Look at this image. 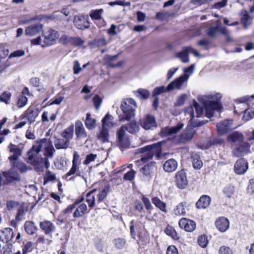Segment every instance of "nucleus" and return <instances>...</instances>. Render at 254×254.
<instances>
[{
    "mask_svg": "<svg viewBox=\"0 0 254 254\" xmlns=\"http://www.w3.org/2000/svg\"><path fill=\"white\" fill-rule=\"evenodd\" d=\"M142 153L140 160L135 161L136 165H138L140 162L147 163L143 167L140 169V172L144 176L150 178L156 169V162L154 161L149 162L153 156L156 157H160L161 152V146L160 143L149 145L142 147L140 149Z\"/></svg>",
    "mask_w": 254,
    "mask_h": 254,
    "instance_id": "obj_1",
    "label": "nucleus"
},
{
    "mask_svg": "<svg viewBox=\"0 0 254 254\" xmlns=\"http://www.w3.org/2000/svg\"><path fill=\"white\" fill-rule=\"evenodd\" d=\"M222 97V94L219 93H211L198 97V100L205 108L207 117L210 118L213 116L214 111H220L221 105L219 101Z\"/></svg>",
    "mask_w": 254,
    "mask_h": 254,
    "instance_id": "obj_2",
    "label": "nucleus"
},
{
    "mask_svg": "<svg viewBox=\"0 0 254 254\" xmlns=\"http://www.w3.org/2000/svg\"><path fill=\"white\" fill-rule=\"evenodd\" d=\"M136 107L137 104L134 99L130 98L123 99L120 106L123 114L120 116L119 121H129L133 118Z\"/></svg>",
    "mask_w": 254,
    "mask_h": 254,
    "instance_id": "obj_3",
    "label": "nucleus"
},
{
    "mask_svg": "<svg viewBox=\"0 0 254 254\" xmlns=\"http://www.w3.org/2000/svg\"><path fill=\"white\" fill-rule=\"evenodd\" d=\"M126 131V126H122L117 132V144L121 148L127 147L129 145V139Z\"/></svg>",
    "mask_w": 254,
    "mask_h": 254,
    "instance_id": "obj_4",
    "label": "nucleus"
},
{
    "mask_svg": "<svg viewBox=\"0 0 254 254\" xmlns=\"http://www.w3.org/2000/svg\"><path fill=\"white\" fill-rule=\"evenodd\" d=\"M188 80L189 76L187 74L183 75L170 82L169 84V88L172 90L174 89L182 90L187 86Z\"/></svg>",
    "mask_w": 254,
    "mask_h": 254,
    "instance_id": "obj_5",
    "label": "nucleus"
},
{
    "mask_svg": "<svg viewBox=\"0 0 254 254\" xmlns=\"http://www.w3.org/2000/svg\"><path fill=\"white\" fill-rule=\"evenodd\" d=\"M43 36L44 37V45H42V47L54 44L59 38V34L58 31L52 29H49L44 32Z\"/></svg>",
    "mask_w": 254,
    "mask_h": 254,
    "instance_id": "obj_6",
    "label": "nucleus"
},
{
    "mask_svg": "<svg viewBox=\"0 0 254 254\" xmlns=\"http://www.w3.org/2000/svg\"><path fill=\"white\" fill-rule=\"evenodd\" d=\"M140 125L146 130L152 129L157 127V123L154 117L147 115L140 120Z\"/></svg>",
    "mask_w": 254,
    "mask_h": 254,
    "instance_id": "obj_7",
    "label": "nucleus"
},
{
    "mask_svg": "<svg viewBox=\"0 0 254 254\" xmlns=\"http://www.w3.org/2000/svg\"><path fill=\"white\" fill-rule=\"evenodd\" d=\"M47 140L46 139H42L39 141H37L35 145H34L30 151L29 152L28 160H32L35 157V154L38 153L41 151L42 148H45V146L47 144Z\"/></svg>",
    "mask_w": 254,
    "mask_h": 254,
    "instance_id": "obj_8",
    "label": "nucleus"
},
{
    "mask_svg": "<svg viewBox=\"0 0 254 254\" xmlns=\"http://www.w3.org/2000/svg\"><path fill=\"white\" fill-rule=\"evenodd\" d=\"M179 227L189 232H193L196 228L195 222L190 219L182 218L179 221Z\"/></svg>",
    "mask_w": 254,
    "mask_h": 254,
    "instance_id": "obj_9",
    "label": "nucleus"
},
{
    "mask_svg": "<svg viewBox=\"0 0 254 254\" xmlns=\"http://www.w3.org/2000/svg\"><path fill=\"white\" fill-rule=\"evenodd\" d=\"M88 16L83 15H76L73 19L75 26L78 29L83 30L88 28L90 24L88 22Z\"/></svg>",
    "mask_w": 254,
    "mask_h": 254,
    "instance_id": "obj_10",
    "label": "nucleus"
},
{
    "mask_svg": "<svg viewBox=\"0 0 254 254\" xmlns=\"http://www.w3.org/2000/svg\"><path fill=\"white\" fill-rule=\"evenodd\" d=\"M183 127L184 124L183 123H179L175 127H166L163 128L161 131V136L163 137H167L173 135L181 130Z\"/></svg>",
    "mask_w": 254,
    "mask_h": 254,
    "instance_id": "obj_11",
    "label": "nucleus"
},
{
    "mask_svg": "<svg viewBox=\"0 0 254 254\" xmlns=\"http://www.w3.org/2000/svg\"><path fill=\"white\" fill-rule=\"evenodd\" d=\"M175 178L176 185L179 189H183L187 186L188 182L184 170L177 172Z\"/></svg>",
    "mask_w": 254,
    "mask_h": 254,
    "instance_id": "obj_12",
    "label": "nucleus"
},
{
    "mask_svg": "<svg viewBox=\"0 0 254 254\" xmlns=\"http://www.w3.org/2000/svg\"><path fill=\"white\" fill-rule=\"evenodd\" d=\"M248 169V163L243 158L237 161L234 166V171L238 175L245 174Z\"/></svg>",
    "mask_w": 254,
    "mask_h": 254,
    "instance_id": "obj_13",
    "label": "nucleus"
},
{
    "mask_svg": "<svg viewBox=\"0 0 254 254\" xmlns=\"http://www.w3.org/2000/svg\"><path fill=\"white\" fill-rule=\"evenodd\" d=\"M4 180L3 184H7L12 182L19 180V177L18 174L14 170V168L10 169L8 171L4 172L2 173Z\"/></svg>",
    "mask_w": 254,
    "mask_h": 254,
    "instance_id": "obj_14",
    "label": "nucleus"
},
{
    "mask_svg": "<svg viewBox=\"0 0 254 254\" xmlns=\"http://www.w3.org/2000/svg\"><path fill=\"white\" fill-rule=\"evenodd\" d=\"M43 28V25L40 23H36L27 26L25 30V33L29 36H34L39 33Z\"/></svg>",
    "mask_w": 254,
    "mask_h": 254,
    "instance_id": "obj_15",
    "label": "nucleus"
},
{
    "mask_svg": "<svg viewBox=\"0 0 254 254\" xmlns=\"http://www.w3.org/2000/svg\"><path fill=\"white\" fill-rule=\"evenodd\" d=\"M232 120H226L218 123L216 127L218 133L223 134L232 128Z\"/></svg>",
    "mask_w": 254,
    "mask_h": 254,
    "instance_id": "obj_16",
    "label": "nucleus"
},
{
    "mask_svg": "<svg viewBox=\"0 0 254 254\" xmlns=\"http://www.w3.org/2000/svg\"><path fill=\"white\" fill-rule=\"evenodd\" d=\"M215 226L220 232H225L229 227V221L226 218L221 217L215 221Z\"/></svg>",
    "mask_w": 254,
    "mask_h": 254,
    "instance_id": "obj_17",
    "label": "nucleus"
},
{
    "mask_svg": "<svg viewBox=\"0 0 254 254\" xmlns=\"http://www.w3.org/2000/svg\"><path fill=\"white\" fill-rule=\"evenodd\" d=\"M39 226L46 235H50L53 233L56 229V227L54 224L48 220H44L41 222Z\"/></svg>",
    "mask_w": 254,
    "mask_h": 254,
    "instance_id": "obj_18",
    "label": "nucleus"
},
{
    "mask_svg": "<svg viewBox=\"0 0 254 254\" xmlns=\"http://www.w3.org/2000/svg\"><path fill=\"white\" fill-rule=\"evenodd\" d=\"M13 230L10 228H5L0 232V240L4 243H8L13 237Z\"/></svg>",
    "mask_w": 254,
    "mask_h": 254,
    "instance_id": "obj_19",
    "label": "nucleus"
},
{
    "mask_svg": "<svg viewBox=\"0 0 254 254\" xmlns=\"http://www.w3.org/2000/svg\"><path fill=\"white\" fill-rule=\"evenodd\" d=\"M195 131L192 128H187L184 132L180 136V141L181 142H186L190 141L192 138Z\"/></svg>",
    "mask_w": 254,
    "mask_h": 254,
    "instance_id": "obj_20",
    "label": "nucleus"
},
{
    "mask_svg": "<svg viewBox=\"0 0 254 254\" xmlns=\"http://www.w3.org/2000/svg\"><path fill=\"white\" fill-rule=\"evenodd\" d=\"M178 167V162L174 159L167 160L163 165V169L165 172H173Z\"/></svg>",
    "mask_w": 254,
    "mask_h": 254,
    "instance_id": "obj_21",
    "label": "nucleus"
},
{
    "mask_svg": "<svg viewBox=\"0 0 254 254\" xmlns=\"http://www.w3.org/2000/svg\"><path fill=\"white\" fill-rule=\"evenodd\" d=\"M249 151V144L248 143H244L234 150L233 154L237 157H241L248 153Z\"/></svg>",
    "mask_w": 254,
    "mask_h": 254,
    "instance_id": "obj_22",
    "label": "nucleus"
},
{
    "mask_svg": "<svg viewBox=\"0 0 254 254\" xmlns=\"http://www.w3.org/2000/svg\"><path fill=\"white\" fill-rule=\"evenodd\" d=\"M25 118L30 123H33L35 121L36 118L38 116V112L34 107H29L25 112Z\"/></svg>",
    "mask_w": 254,
    "mask_h": 254,
    "instance_id": "obj_23",
    "label": "nucleus"
},
{
    "mask_svg": "<svg viewBox=\"0 0 254 254\" xmlns=\"http://www.w3.org/2000/svg\"><path fill=\"white\" fill-rule=\"evenodd\" d=\"M211 198L207 195H203L196 203V206L198 208H206L210 204Z\"/></svg>",
    "mask_w": 254,
    "mask_h": 254,
    "instance_id": "obj_24",
    "label": "nucleus"
},
{
    "mask_svg": "<svg viewBox=\"0 0 254 254\" xmlns=\"http://www.w3.org/2000/svg\"><path fill=\"white\" fill-rule=\"evenodd\" d=\"M74 133V126L71 125L61 133V136L69 141L72 139Z\"/></svg>",
    "mask_w": 254,
    "mask_h": 254,
    "instance_id": "obj_25",
    "label": "nucleus"
},
{
    "mask_svg": "<svg viewBox=\"0 0 254 254\" xmlns=\"http://www.w3.org/2000/svg\"><path fill=\"white\" fill-rule=\"evenodd\" d=\"M87 207L85 203H82L77 206L74 211L73 216L74 218H79L83 216L87 212Z\"/></svg>",
    "mask_w": 254,
    "mask_h": 254,
    "instance_id": "obj_26",
    "label": "nucleus"
},
{
    "mask_svg": "<svg viewBox=\"0 0 254 254\" xmlns=\"http://www.w3.org/2000/svg\"><path fill=\"white\" fill-rule=\"evenodd\" d=\"M102 127L109 128L113 127L115 125L114 118L109 114H107L102 120Z\"/></svg>",
    "mask_w": 254,
    "mask_h": 254,
    "instance_id": "obj_27",
    "label": "nucleus"
},
{
    "mask_svg": "<svg viewBox=\"0 0 254 254\" xmlns=\"http://www.w3.org/2000/svg\"><path fill=\"white\" fill-rule=\"evenodd\" d=\"M187 210V204L186 202H182L178 204L174 210V213L176 215H184Z\"/></svg>",
    "mask_w": 254,
    "mask_h": 254,
    "instance_id": "obj_28",
    "label": "nucleus"
},
{
    "mask_svg": "<svg viewBox=\"0 0 254 254\" xmlns=\"http://www.w3.org/2000/svg\"><path fill=\"white\" fill-rule=\"evenodd\" d=\"M241 23L243 25L245 29H247L248 26L250 25V16L248 12L246 10H242L240 13Z\"/></svg>",
    "mask_w": 254,
    "mask_h": 254,
    "instance_id": "obj_29",
    "label": "nucleus"
},
{
    "mask_svg": "<svg viewBox=\"0 0 254 254\" xmlns=\"http://www.w3.org/2000/svg\"><path fill=\"white\" fill-rule=\"evenodd\" d=\"M75 134L77 138H85L87 136V133L81 122L75 124Z\"/></svg>",
    "mask_w": 254,
    "mask_h": 254,
    "instance_id": "obj_30",
    "label": "nucleus"
},
{
    "mask_svg": "<svg viewBox=\"0 0 254 254\" xmlns=\"http://www.w3.org/2000/svg\"><path fill=\"white\" fill-rule=\"evenodd\" d=\"M124 126H126V130L129 133L132 134H136L139 130V127L135 121L130 122Z\"/></svg>",
    "mask_w": 254,
    "mask_h": 254,
    "instance_id": "obj_31",
    "label": "nucleus"
},
{
    "mask_svg": "<svg viewBox=\"0 0 254 254\" xmlns=\"http://www.w3.org/2000/svg\"><path fill=\"white\" fill-rule=\"evenodd\" d=\"M26 232L30 235H34L37 230V228L32 221H27L24 225Z\"/></svg>",
    "mask_w": 254,
    "mask_h": 254,
    "instance_id": "obj_32",
    "label": "nucleus"
},
{
    "mask_svg": "<svg viewBox=\"0 0 254 254\" xmlns=\"http://www.w3.org/2000/svg\"><path fill=\"white\" fill-rule=\"evenodd\" d=\"M109 129L102 127L99 133L97 135L98 139L102 142H107L109 141Z\"/></svg>",
    "mask_w": 254,
    "mask_h": 254,
    "instance_id": "obj_33",
    "label": "nucleus"
},
{
    "mask_svg": "<svg viewBox=\"0 0 254 254\" xmlns=\"http://www.w3.org/2000/svg\"><path fill=\"white\" fill-rule=\"evenodd\" d=\"M188 50H185V47L183 48L182 51L176 53L175 54V57L180 59L183 63H188L189 62Z\"/></svg>",
    "mask_w": 254,
    "mask_h": 254,
    "instance_id": "obj_34",
    "label": "nucleus"
},
{
    "mask_svg": "<svg viewBox=\"0 0 254 254\" xmlns=\"http://www.w3.org/2000/svg\"><path fill=\"white\" fill-rule=\"evenodd\" d=\"M96 191L95 190H93L89 192H88L86 195V201L88 204V206L90 208H92L94 207L95 198V194H94Z\"/></svg>",
    "mask_w": 254,
    "mask_h": 254,
    "instance_id": "obj_35",
    "label": "nucleus"
},
{
    "mask_svg": "<svg viewBox=\"0 0 254 254\" xmlns=\"http://www.w3.org/2000/svg\"><path fill=\"white\" fill-rule=\"evenodd\" d=\"M55 146L57 149H66L69 145V141L68 140H64L63 139H58L55 141Z\"/></svg>",
    "mask_w": 254,
    "mask_h": 254,
    "instance_id": "obj_36",
    "label": "nucleus"
},
{
    "mask_svg": "<svg viewBox=\"0 0 254 254\" xmlns=\"http://www.w3.org/2000/svg\"><path fill=\"white\" fill-rule=\"evenodd\" d=\"M243 135L239 132H234L228 136V140L229 141L234 142H241L243 140Z\"/></svg>",
    "mask_w": 254,
    "mask_h": 254,
    "instance_id": "obj_37",
    "label": "nucleus"
},
{
    "mask_svg": "<svg viewBox=\"0 0 254 254\" xmlns=\"http://www.w3.org/2000/svg\"><path fill=\"white\" fill-rule=\"evenodd\" d=\"M126 243V240L122 238H118L113 241V245L117 250L123 249L125 247Z\"/></svg>",
    "mask_w": 254,
    "mask_h": 254,
    "instance_id": "obj_38",
    "label": "nucleus"
},
{
    "mask_svg": "<svg viewBox=\"0 0 254 254\" xmlns=\"http://www.w3.org/2000/svg\"><path fill=\"white\" fill-rule=\"evenodd\" d=\"M152 203L158 207L162 211L166 212V204L159 199L158 197H154L152 199Z\"/></svg>",
    "mask_w": 254,
    "mask_h": 254,
    "instance_id": "obj_39",
    "label": "nucleus"
},
{
    "mask_svg": "<svg viewBox=\"0 0 254 254\" xmlns=\"http://www.w3.org/2000/svg\"><path fill=\"white\" fill-rule=\"evenodd\" d=\"M85 124L87 128L89 129H93L96 127V120L92 118L90 114L88 113L86 115Z\"/></svg>",
    "mask_w": 254,
    "mask_h": 254,
    "instance_id": "obj_40",
    "label": "nucleus"
},
{
    "mask_svg": "<svg viewBox=\"0 0 254 254\" xmlns=\"http://www.w3.org/2000/svg\"><path fill=\"white\" fill-rule=\"evenodd\" d=\"M171 90V89L169 88V84L167 86H161L157 87L154 89L152 95L153 97H156L162 93L169 92Z\"/></svg>",
    "mask_w": 254,
    "mask_h": 254,
    "instance_id": "obj_41",
    "label": "nucleus"
},
{
    "mask_svg": "<svg viewBox=\"0 0 254 254\" xmlns=\"http://www.w3.org/2000/svg\"><path fill=\"white\" fill-rule=\"evenodd\" d=\"M109 185H107L100 190L97 195L98 201L101 202L105 199L109 191Z\"/></svg>",
    "mask_w": 254,
    "mask_h": 254,
    "instance_id": "obj_42",
    "label": "nucleus"
},
{
    "mask_svg": "<svg viewBox=\"0 0 254 254\" xmlns=\"http://www.w3.org/2000/svg\"><path fill=\"white\" fill-rule=\"evenodd\" d=\"M166 234L171 237L174 240H178L179 237L177 233L173 227L167 226L165 230Z\"/></svg>",
    "mask_w": 254,
    "mask_h": 254,
    "instance_id": "obj_43",
    "label": "nucleus"
},
{
    "mask_svg": "<svg viewBox=\"0 0 254 254\" xmlns=\"http://www.w3.org/2000/svg\"><path fill=\"white\" fill-rule=\"evenodd\" d=\"M11 97V94L8 91L4 92L1 95H0V102H2L6 104L10 103L9 101Z\"/></svg>",
    "mask_w": 254,
    "mask_h": 254,
    "instance_id": "obj_44",
    "label": "nucleus"
},
{
    "mask_svg": "<svg viewBox=\"0 0 254 254\" xmlns=\"http://www.w3.org/2000/svg\"><path fill=\"white\" fill-rule=\"evenodd\" d=\"M69 42L75 46H82L84 41L79 37H70L68 38Z\"/></svg>",
    "mask_w": 254,
    "mask_h": 254,
    "instance_id": "obj_45",
    "label": "nucleus"
},
{
    "mask_svg": "<svg viewBox=\"0 0 254 254\" xmlns=\"http://www.w3.org/2000/svg\"><path fill=\"white\" fill-rule=\"evenodd\" d=\"M254 117V111L253 109H249L244 111L243 120L248 121Z\"/></svg>",
    "mask_w": 254,
    "mask_h": 254,
    "instance_id": "obj_46",
    "label": "nucleus"
},
{
    "mask_svg": "<svg viewBox=\"0 0 254 254\" xmlns=\"http://www.w3.org/2000/svg\"><path fill=\"white\" fill-rule=\"evenodd\" d=\"M12 168L17 169L20 172L23 173L27 171L28 167L26 166V165L20 162H17L15 164L12 165Z\"/></svg>",
    "mask_w": 254,
    "mask_h": 254,
    "instance_id": "obj_47",
    "label": "nucleus"
},
{
    "mask_svg": "<svg viewBox=\"0 0 254 254\" xmlns=\"http://www.w3.org/2000/svg\"><path fill=\"white\" fill-rule=\"evenodd\" d=\"M234 190V187L231 185H229L224 188L223 192L228 197H230L233 194Z\"/></svg>",
    "mask_w": 254,
    "mask_h": 254,
    "instance_id": "obj_48",
    "label": "nucleus"
},
{
    "mask_svg": "<svg viewBox=\"0 0 254 254\" xmlns=\"http://www.w3.org/2000/svg\"><path fill=\"white\" fill-rule=\"evenodd\" d=\"M9 151L11 153H12L13 154H15L18 156H21L22 154V151L21 149L18 147L17 146L10 144L8 147Z\"/></svg>",
    "mask_w": 254,
    "mask_h": 254,
    "instance_id": "obj_49",
    "label": "nucleus"
},
{
    "mask_svg": "<svg viewBox=\"0 0 254 254\" xmlns=\"http://www.w3.org/2000/svg\"><path fill=\"white\" fill-rule=\"evenodd\" d=\"M193 107L195 110L196 117L199 118L201 117L203 115V109L201 107L197 102H193Z\"/></svg>",
    "mask_w": 254,
    "mask_h": 254,
    "instance_id": "obj_50",
    "label": "nucleus"
},
{
    "mask_svg": "<svg viewBox=\"0 0 254 254\" xmlns=\"http://www.w3.org/2000/svg\"><path fill=\"white\" fill-rule=\"evenodd\" d=\"M197 242L198 245L202 248H205L208 244V240L205 236H200L198 237Z\"/></svg>",
    "mask_w": 254,
    "mask_h": 254,
    "instance_id": "obj_51",
    "label": "nucleus"
},
{
    "mask_svg": "<svg viewBox=\"0 0 254 254\" xmlns=\"http://www.w3.org/2000/svg\"><path fill=\"white\" fill-rule=\"evenodd\" d=\"M103 12V9L93 10L90 14V17L92 19H100L101 18V14Z\"/></svg>",
    "mask_w": 254,
    "mask_h": 254,
    "instance_id": "obj_52",
    "label": "nucleus"
},
{
    "mask_svg": "<svg viewBox=\"0 0 254 254\" xmlns=\"http://www.w3.org/2000/svg\"><path fill=\"white\" fill-rule=\"evenodd\" d=\"M137 92L138 93V97L144 99L148 98L150 95L149 91L146 89H138Z\"/></svg>",
    "mask_w": 254,
    "mask_h": 254,
    "instance_id": "obj_53",
    "label": "nucleus"
},
{
    "mask_svg": "<svg viewBox=\"0 0 254 254\" xmlns=\"http://www.w3.org/2000/svg\"><path fill=\"white\" fill-rule=\"evenodd\" d=\"M44 149H45V155L49 157H52L54 151L53 147L47 143Z\"/></svg>",
    "mask_w": 254,
    "mask_h": 254,
    "instance_id": "obj_54",
    "label": "nucleus"
},
{
    "mask_svg": "<svg viewBox=\"0 0 254 254\" xmlns=\"http://www.w3.org/2000/svg\"><path fill=\"white\" fill-rule=\"evenodd\" d=\"M27 98L24 95H21L17 102V106L18 108H22L25 106L27 103Z\"/></svg>",
    "mask_w": 254,
    "mask_h": 254,
    "instance_id": "obj_55",
    "label": "nucleus"
},
{
    "mask_svg": "<svg viewBox=\"0 0 254 254\" xmlns=\"http://www.w3.org/2000/svg\"><path fill=\"white\" fill-rule=\"evenodd\" d=\"M135 173V171L131 170L124 175V179L127 181H132L134 178Z\"/></svg>",
    "mask_w": 254,
    "mask_h": 254,
    "instance_id": "obj_56",
    "label": "nucleus"
},
{
    "mask_svg": "<svg viewBox=\"0 0 254 254\" xmlns=\"http://www.w3.org/2000/svg\"><path fill=\"white\" fill-rule=\"evenodd\" d=\"M33 243L31 242L26 243L22 249V254H27L32 251Z\"/></svg>",
    "mask_w": 254,
    "mask_h": 254,
    "instance_id": "obj_57",
    "label": "nucleus"
},
{
    "mask_svg": "<svg viewBox=\"0 0 254 254\" xmlns=\"http://www.w3.org/2000/svg\"><path fill=\"white\" fill-rule=\"evenodd\" d=\"M247 190V192L250 194H254V178L250 180Z\"/></svg>",
    "mask_w": 254,
    "mask_h": 254,
    "instance_id": "obj_58",
    "label": "nucleus"
},
{
    "mask_svg": "<svg viewBox=\"0 0 254 254\" xmlns=\"http://www.w3.org/2000/svg\"><path fill=\"white\" fill-rule=\"evenodd\" d=\"M82 68L80 67V64L78 61H76L74 62L73 65V73L78 74L81 71Z\"/></svg>",
    "mask_w": 254,
    "mask_h": 254,
    "instance_id": "obj_59",
    "label": "nucleus"
},
{
    "mask_svg": "<svg viewBox=\"0 0 254 254\" xmlns=\"http://www.w3.org/2000/svg\"><path fill=\"white\" fill-rule=\"evenodd\" d=\"M96 157H97V155L96 154H90L86 156V159L83 162L84 164H85V165L89 164L91 162L94 161L95 159H96Z\"/></svg>",
    "mask_w": 254,
    "mask_h": 254,
    "instance_id": "obj_60",
    "label": "nucleus"
},
{
    "mask_svg": "<svg viewBox=\"0 0 254 254\" xmlns=\"http://www.w3.org/2000/svg\"><path fill=\"white\" fill-rule=\"evenodd\" d=\"M202 161L198 158H194L192 161V165L195 169H200L202 166Z\"/></svg>",
    "mask_w": 254,
    "mask_h": 254,
    "instance_id": "obj_61",
    "label": "nucleus"
},
{
    "mask_svg": "<svg viewBox=\"0 0 254 254\" xmlns=\"http://www.w3.org/2000/svg\"><path fill=\"white\" fill-rule=\"evenodd\" d=\"M219 254H233L232 250L229 247L222 246L219 251Z\"/></svg>",
    "mask_w": 254,
    "mask_h": 254,
    "instance_id": "obj_62",
    "label": "nucleus"
},
{
    "mask_svg": "<svg viewBox=\"0 0 254 254\" xmlns=\"http://www.w3.org/2000/svg\"><path fill=\"white\" fill-rule=\"evenodd\" d=\"M93 101L96 109H99L102 103L101 98L99 96L96 95L93 98Z\"/></svg>",
    "mask_w": 254,
    "mask_h": 254,
    "instance_id": "obj_63",
    "label": "nucleus"
},
{
    "mask_svg": "<svg viewBox=\"0 0 254 254\" xmlns=\"http://www.w3.org/2000/svg\"><path fill=\"white\" fill-rule=\"evenodd\" d=\"M187 95L186 94H182L178 97L177 102V106H182L184 104L185 101L187 99Z\"/></svg>",
    "mask_w": 254,
    "mask_h": 254,
    "instance_id": "obj_64",
    "label": "nucleus"
}]
</instances>
